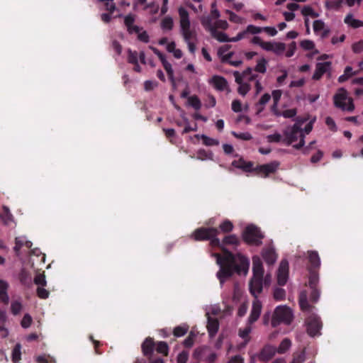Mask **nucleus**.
<instances>
[{
	"mask_svg": "<svg viewBox=\"0 0 363 363\" xmlns=\"http://www.w3.org/2000/svg\"><path fill=\"white\" fill-rule=\"evenodd\" d=\"M212 256L216 258V263L220 267L216 273V277L221 286L234 272L243 276H246L248 273L250 259L240 253L233 255L229 252H225L223 256L218 253H213Z\"/></svg>",
	"mask_w": 363,
	"mask_h": 363,
	"instance_id": "f257e3e1",
	"label": "nucleus"
},
{
	"mask_svg": "<svg viewBox=\"0 0 363 363\" xmlns=\"http://www.w3.org/2000/svg\"><path fill=\"white\" fill-rule=\"evenodd\" d=\"M315 121V118H312L303 128L306 119H298L294 125L284 130L283 143L287 145H293L296 149L302 147L305 144V136L311 132Z\"/></svg>",
	"mask_w": 363,
	"mask_h": 363,
	"instance_id": "f03ea898",
	"label": "nucleus"
},
{
	"mask_svg": "<svg viewBox=\"0 0 363 363\" xmlns=\"http://www.w3.org/2000/svg\"><path fill=\"white\" fill-rule=\"evenodd\" d=\"M298 303L301 309L308 315L306 323L308 335L311 337L319 335L322 325L319 317L313 313L315 308L310 306L308 302L306 291L300 292Z\"/></svg>",
	"mask_w": 363,
	"mask_h": 363,
	"instance_id": "7ed1b4c3",
	"label": "nucleus"
},
{
	"mask_svg": "<svg viewBox=\"0 0 363 363\" xmlns=\"http://www.w3.org/2000/svg\"><path fill=\"white\" fill-rule=\"evenodd\" d=\"M179 16L180 32L187 45L189 52L194 54L196 50L195 41L196 40V33L191 28V21L189 12L184 7L178 9Z\"/></svg>",
	"mask_w": 363,
	"mask_h": 363,
	"instance_id": "20e7f679",
	"label": "nucleus"
},
{
	"mask_svg": "<svg viewBox=\"0 0 363 363\" xmlns=\"http://www.w3.org/2000/svg\"><path fill=\"white\" fill-rule=\"evenodd\" d=\"M264 268L261 258L255 255L252 257V277L249 284L250 291L255 298L262 292L263 289Z\"/></svg>",
	"mask_w": 363,
	"mask_h": 363,
	"instance_id": "39448f33",
	"label": "nucleus"
},
{
	"mask_svg": "<svg viewBox=\"0 0 363 363\" xmlns=\"http://www.w3.org/2000/svg\"><path fill=\"white\" fill-rule=\"evenodd\" d=\"M264 46L265 51L272 52L277 56L284 55L286 57H292L296 50L295 42L286 45L281 42L267 41V44L264 45Z\"/></svg>",
	"mask_w": 363,
	"mask_h": 363,
	"instance_id": "423d86ee",
	"label": "nucleus"
},
{
	"mask_svg": "<svg viewBox=\"0 0 363 363\" xmlns=\"http://www.w3.org/2000/svg\"><path fill=\"white\" fill-rule=\"evenodd\" d=\"M294 320V313L291 308L286 305L278 306L272 319V325L277 327L280 323L290 325Z\"/></svg>",
	"mask_w": 363,
	"mask_h": 363,
	"instance_id": "0eeeda50",
	"label": "nucleus"
},
{
	"mask_svg": "<svg viewBox=\"0 0 363 363\" xmlns=\"http://www.w3.org/2000/svg\"><path fill=\"white\" fill-rule=\"evenodd\" d=\"M334 105L344 111L352 112L354 109L353 100L349 96L347 91L344 88L337 90L333 96Z\"/></svg>",
	"mask_w": 363,
	"mask_h": 363,
	"instance_id": "6e6552de",
	"label": "nucleus"
},
{
	"mask_svg": "<svg viewBox=\"0 0 363 363\" xmlns=\"http://www.w3.org/2000/svg\"><path fill=\"white\" fill-rule=\"evenodd\" d=\"M251 68L248 67L242 73L235 71L233 75L236 83L238 84V92L242 96H245L250 90L251 86L249 82H252L250 76Z\"/></svg>",
	"mask_w": 363,
	"mask_h": 363,
	"instance_id": "1a4fd4ad",
	"label": "nucleus"
},
{
	"mask_svg": "<svg viewBox=\"0 0 363 363\" xmlns=\"http://www.w3.org/2000/svg\"><path fill=\"white\" fill-rule=\"evenodd\" d=\"M218 230L214 228H201L196 230L191 237L197 241L200 240H211V244L213 246L220 245V242L217 238Z\"/></svg>",
	"mask_w": 363,
	"mask_h": 363,
	"instance_id": "9d476101",
	"label": "nucleus"
},
{
	"mask_svg": "<svg viewBox=\"0 0 363 363\" xmlns=\"http://www.w3.org/2000/svg\"><path fill=\"white\" fill-rule=\"evenodd\" d=\"M242 238L244 240L249 244L259 245L262 244L261 240L263 238V235L256 226L249 225L243 231Z\"/></svg>",
	"mask_w": 363,
	"mask_h": 363,
	"instance_id": "9b49d317",
	"label": "nucleus"
},
{
	"mask_svg": "<svg viewBox=\"0 0 363 363\" xmlns=\"http://www.w3.org/2000/svg\"><path fill=\"white\" fill-rule=\"evenodd\" d=\"M277 279L279 285L284 286L286 284L289 279V262L286 259H282L279 263Z\"/></svg>",
	"mask_w": 363,
	"mask_h": 363,
	"instance_id": "f8f14e48",
	"label": "nucleus"
},
{
	"mask_svg": "<svg viewBox=\"0 0 363 363\" xmlns=\"http://www.w3.org/2000/svg\"><path fill=\"white\" fill-rule=\"evenodd\" d=\"M259 33L260 29L259 28V26L250 24L245 29L239 32L236 36L233 37L231 40L233 43H235L241 40L248 39L250 35H258Z\"/></svg>",
	"mask_w": 363,
	"mask_h": 363,
	"instance_id": "ddd939ff",
	"label": "nucleus"
},
{
	"mask_svg": "<svg viewBox=\"0 0 363 363\" xmlns=\"http://www.w3.org/2000/svg\"><path fill=\"white\" fill-rule=\"evenodd\" d=\"M194 354L200 360L206 361L208 363H213L216 358V353L207 347L198 348Z\"/></svg>",
	"mask_w": 363,
	"mask_h": 363,
	"instance_id": "4468645a",
	"label": "nucleus"
},
{
	"mask_svg": "<svg viewBox=\"0 0 363 363\" xmlns=\"http://www.w3.org/2000/svg\"><path fill=\"white\" fill-rule=\"evenodd\" d=\"M262 257L265 263L269 266L274 265L278 258V255L273 245H269V247L264 248L262 251Z\"/></svg>",
	"mask_w": 363,
	"mask_h": 363,
	"instance_id": "2eb2a0df",
	"label": "nucleus"
},
{
	"mask_svg": "<svg viewBox=\"0 0 363 363\" xmlns=\"http://www.w3.org/2000/svg\"><path fill=\"white\" fill-rule=\"evenodd\" d=\"M279 166V162L274 161L268 164L257 166L255 170L257 172V174L261 177H267L270 174L275 172L278 169Z\"/></svg>",
	"mask_w": 363,
	"mask_h": 363,
	"instance_id": "dca6fc26",
	"label": "nucleus"
},
{
	"mask_svg": "<svg viewBox=\"0 0 363 363\" xmlns=\"http://www.w3.org/2000/svg\"><path fill=\"white\" fill-rule=\"evenodd\" d=\"M208 83L219 91L228 90V83L223 77L214 75L208 80Z\"/></svg>",
	"mask_w": 363,
	"mask_h": 363,
	"instance_id": "f3484780",
	"label": "nucleus"
},
{
	"mask_svg": "<svg viewBox=\"0 0 363 363\" xmlns=\"http://www.w3.org/2000/svg\"><path fill=\"white\" fill-rule=\"evenodd\" d=\"M262 303L257 298H255L250 315L248 318V323L250 325L255 323L259 318L262 312Z\"/></svg>",
	"mask_w": 363,
	"mask_h": 363,
	"instance_id": "a211bd4d",
	"label": "nucleus"
},
{
	"mask_svg": "<svg viewBox=\"0 0 363 363\" xmlns=\"http://www.w3.org/2000/svg\"><path fill=\"white\" fill-rule=\"evenodd\" d=\"M330 69L331 62H330L317 63L315 70L312 77L313 79L319 80L324 74L329 72Z\"/></svg>",
	"mask_w": 363,
	"mask_h": 363,
	"instance_id": "6ab92c4d",
	"label": "nucleus"
},
{
	"mask_svg": "<svg viewBox=\"0 0 363 363\" xmlns=\"http://www.w3.org/2000/svg\"><path fill=\"white\" fill-rule=\"evenodd\" d=\"M138 60H140L143 64H146L145 54L143 51L138 54L135 51H132L131 50H128V62L129 63L135 64L138 62Z\"/></svg>",
	"mask_w": 363,
	"mask_h": 363,
	"instance_id": "aec40b11",
	"label": "nucleus"
},
{
	"mask_svg": "<svg viewBox=\"0 0 363 363\" xmlns=\"http://www.w3.org/2000/svg\"><path fill=\"white\" fill-rule=\"evenodd\" d=\"M276 353H277V347L272 345H267L260 352L259 358L262 361H268Z\"/></svg>",
	"mask_w": 363,
	"mask_h": 363,
	"instance_id": "412c9836",
	"label": "nucleus"
},
{
	"mask_svg": "<svg viewBox=\"0 0 363 363\" xmlns=\"http://www.w3.org/2000/svg\"><path fill=\"white\" fill-rule=\"evenodd\" d=\"M23 246L30 248L32 247V242L30 240H26V238L24 236L16 237L15 239V246L13 250L17 256L20 255V250Z\"/></svg>",
	"mask_w": 363,
	"mask_h": 363,
	"instance_id": "4be33fe9",
	"label": "nucleus"
},
{
	"mask_svg": "<svg viewBox=\"0 0 363 363\" xmlns=\"http://www.w3.org/2000/svg\"><path fill=\"white\" fill-rule=\"evenodd\" d=\"M344 23L350 28H359L363 27V21L357 19L352 13H348L344 19Z\"/></svg>",
	"mask_w": 363,
	"mask_h": 363,
	"instance_id": "5701e85b",
	"label": "nucleus"
},
{
	"mask_svg": "<svg viewBox=\"0 0 363 363\" xmlns=\"http://www.w3.org/2000/svg\"><path fill=\"white\" fill-rule=\"evenodd\" d=\"M313 28L315 34L321 37L326 36L329 31L324 22L320 20H315L313 23Z\"/></svg>",
	"mask_w": 363,
	"mask_h": 363,
	"instance_id": "b1692460",
	"label": "nucleus"
},
{
	"mask_svg": "<svg viewBox=\"0 0 363 363\" xmlns=\"http://www.w3.org/2000/svg\"><path fill=\"white\" fill-rule=\"evenodd\" d=\"M210 33L213 38L220 43H233L231 40L232 38H230L223 32L217 30L216 28Z\"/></svg>",
	"mask_w": 363,
	"mask_h": 363,
	"instance_id": "393cba45",
	"label": "nucleus"
},
{
	"mask_svg": "<svg viewBox=\"0 0 363 363\" xmlns=\"http://www.w3.org/2000/svg\"><path fill=\"white\" fill-rule=\"evenodd\" d=\"M219 328L218 321L215 318H208L207 328L211 337H213L218 332Z\"/></svg>",
	"mask_w": 363,
	"mask_h": 363,
	"instance_id": "a878e982",
	"label": "nucleus"
},
{
	"mask_svg": "<svg viewBox=\"0 0 363 363\" xmlns=\"http://www.w3.org/2000/svg\"><path fill=\"white\" fill-rule=\"evenodd\" d=\"M9 284L4 280H0V300L4 303H8L9 297L7 294Z\"/></svg>",
	"mask_w": 363,
	"mask_h": 363,
	"instance_id": "bb28decb",
	"label": "nucleus"
},
{
	"mask_svg": "<svg viewBox=\"0 0 363 363\" xmlns=\"http://www.w3.org/2000/svg\"><path fill=\"white\" fill-rule=\"evenodd\" d=\"M268 62L264 58L259 59L255 65V69H252L254 73L258 72L260 74H264L267 72Z\"/></svg>",
	"mask_w": 363,
	"mask_h": 363,
	"instance_id": "cd10ccee",
	"label": "nucleus"
},
{
	"mask_svg": "<svg viewBox=\"0 0 363 363\" xmlns=\"http://www.w3.org/2000/svg\"><path fill=\"white\" fill-rule=\"evenodd\" d=\"M233 166L235 167L243 169L245 172H250L252 168V163L250 162H245L244 160H240L238 161H234L232 163Z\"/></svg>",
	"mask_w": 363,
	"mask_h": 363,
	"instance_id": "c85d7f7f",
	"label": "nucleus"
},
{
	"mask_svg": "<svg viewBox=\"0 0 363 363\" xmlns=\"http://www.w3.org/2000/svg\"><path fill=\"white\" fill-rule=\"evenodd\" d=\"M6 320V313L5 311H0V336L6 337L9 335V330L3 327V324Z\"/></svg>",
	"mask_w": 363,
	"mask_h": 363,
	"instance_id": "c756f323",
	"label": "nucleus"
},
{
	"mask_svg": "<svg viewBox=\"0 0 363 363\" xmlns=\"http://www.w3.org/2000/svg\"><path fill=\"white\" fill-rule=\"evenodd\" d=\"M153 341L151 338L147 337L145 340L142 345L143 352L145 355H150L153 351Z\"/></svg>",
	"mask_w": 363,
	"mask_h": 363,
	"instance_id": "7c9ffc66",
	"label": "nucleus"
},
{
	"mask_svg": "<svg viewBox=\"0 0 363 363\" xmlns=\"http://www.w3.org/2000/svg\"><path fill=\"white\" fill-rule=\"evenodd\" d=\"M352 84L356 85L354 93L356 96L363 95V77L355 78L352 80Z\"/></svg>",
	"mask_w": 363,
	"mask_h": 363,
	"instance_id": "2f4dec72",
	"label": "nucleus"
},
{
	"mask_svg": "<svg viewBox=\"0 0 363 363\" xmlns=\"http://www.w3.org/2000/svg\"><path fill=\"white\" fill-rule=\"evenodd\" d=\"M196 138H201L203 140V143L206 146H214L219 145V140L216 138H210L206 135H196Z\"/></svg>",
	"mask_w": 363,
	"mask_h": 363,
	"instance_id": "473e14b6",
	"label": "nucleus"
},
{
	"mask_svg": "<svg viewBox=\"0 0 363 363\" xmlns=\"http://www.w3.org/2000/svg\"><path fill=\"white\" fill-rule=\"evenodd\" d=\"M133 33L137 34L138 39L143 43H148L150 40V37L146 30H143V28L138 27L135 28V31Z\"/></svg>",
	"mask_w": 363,
	"mask_h": 363,
	"instance_id": "72a5a7b5",
	"label": "nucleus"
},
{
	"mask_svg": "<svg viewBox=\"0 0 363 363\" xmlns=\"http://www.w3.org/2000/svg\"><path fill=\"white\" fill-rule=\"evenodd\" d=\"M231 108L235 113H240L242 111H247L248 109V105H242L240 100L234 99L231 104Z\"/></svg>",
	"mask_w": 363,
	"mask_h": 363,
	"instance_id": "f704fd0d",
	"label": "nucleus"
},
{
	"mask_svg": "<svg viewBox=\"0 0 363 363\" xmlns=\"http://www.w3.org/2000/svg\"><path fill=\"white\" fill-rule=\"evenodd\" d=\"M134 21H135V18H134L133 16H132V15H127L125 17V19H124L125 25L127 27L128 31L131 34L134 33L135 28L138 27L133 24Z\"/></svg>",
	"mask_w": 363,
	"mask_h": 363,
	"instance_id": "c9c22d12",
	"label": "nucleus"
},
{
	"mask_svg": "<svg viewBox=\"0 0 363 363\" xmlns=\"http://www.w3.org/2000/svg\"><path fill=\"white\" fill-rule=\"evenodd\" d=\"M21 358V345L18 343L13 347L11 353V359L13 363H18Z\"/></svg>",
	"mask_w": 363,
	"mask_h": 363,
	"instance_id": "e433bc0d",
	"label": "nucleus"
},
{
	"mask_svg": "<svg viewBox=\"0 0 363 363\" xmlns=\"http://www.w3.org/2000/svg\"><path fill=\"white\" fill-rule=\"evenodd\" d=\"M3 210L4 213L1 215V218L6 225H10L12 222H13V216L8 207L4 206Z\"/></svg>",
	"mask_w": 363,
	"mask_h": 363,
	"instance_id": "4c0bfd02",
	"label": "nucleus"
},
{
	"mask_svg": "<svg viewBox=\"0 0 363 363\" xmlns=\"http://www.w3.org/2000/svg\"><path fill=\"white\" fill-rule=\"evenodd\" d=\"M196 157L200 160H213V153L211 151L200 149L196 152Z\"/></svg>",
	"mask_w": 363,
	"mask_h": 363,
	"instance_id": "58836bf2",
	"label": "nucleus"
},
{
	"mask_svg": "<svg viewBox=\"0 0 363 363\" xmlns=\"http://www.w3.org/2000/svg\"><path fill=\"white\" fill-rule=\"evenodd\" d=\"M308 258L311 264L314 267H318L320 265V259L316 251L308 252Z\"/></svg>",
	"mask_w": 363,
	"mask_h": 363,
	"instance_id": "ea45409f",
	"label": "nucleus"
},
{
	"mask_svg": "<svg viewBox=\"0 0 363 363\" xmlns=\"http://www.w3.org/2000/svg\"><path fill=\"white\" fill-rule=\"evenodd\" d=\"M201 23L204 28L211 33L216 27L212 23V20L210 16H203L200 18Z\"/></svg>",
	"mask_w": 363,
	"mask_h": 363,
	"instance_id": "a19ab883",
	"label": "nucleus"
},
{
	"mask_svg": "<svg viewBox=\"0 0 363 363\" xmlns=\"http://www.w3.org/2000/svg\"><path fill=\"white\" fill-rule=\"evenodd\" d=\"M291 346V342L289 339L285 338L280 343L279 346L277 348V353L284 354L288 351Z\"/></svg>",
	"mask_w": 363,
	"mask_h": 363,
	"instance_id": "79ce46f5",
	"label": "nucleus"
},
{
	"mask_svg": "<svg viewBox=\"0 0 363 363\" xmlns=\"http://www.w3.org/2000/svg\"><path fill=\"white\" fill-rule=\"evenodd\" d=\"M160 61H161L164 69L166 70V72L169 76V78L172 81H174V70L172 69V65L167 60L166 57H164Z\"/></svg>",
	"mask_w": 363,
	"mask_h": 363,
	"instance_id": "37998d69",
	"label": "nucleus"
},
{
	"mask_svg": "<svg viewBox=\"0 0 363 363\" xmlns=\"http://www.w3.org/2000/svg\"><path fill=\"white\" fill-rule=\"evenodd\" d=\"M220 311V307L215 305H210L206 307V313L207 315V318H213L212 315H218Z\"/></svg>",
	"mask_w": 363,
	"mask_h": 363,
	"instance_id": "c03bdc74",
	"label": "nucleus"
},
{
	"mask_svg": "<svg viewBox=\"0 0 363 363\" xmlns=\"http://www.w3.org/2000/svg\"><path fill=\"white\" fill-rule=\"evenodd\" d=\"M354 74L352 67L347 66L345 67L344 74L338 77V82L342 83L347 81L349 78Z\"/></svg>",
	"mask_w": 363,
	"mask_h": 363,
	"instance_id": "a18cd8bd",
	"label": "nucleus"
},
{
	"mask_svg": "<svg viewBox=\"0 0 363 363\" xmlns=\"http://www.w3.org/2000/svg\"><path fill=\"white\" fill-rule=\"evenodd\" d=\"M173 26L174 21L170 16H166L161 22V28L164 30H171Z\"/></svg>",
	"mask_w": 363,
	"mask_h": 363,
	"instance_id": "49530a36",
	"label": "nucleus"
},
{
	"mask_svg": "<svg viewBox=\"0 0 363 363\" xmlns=\"http://www.w3.org/2000/svg\"><path fill=\"white\" fill-rule=\"evenodd\" d=\"M188 104L196 110H199L201 108V101L196 96H189Z\"/></svg>",
	"mask_w": 363,
	"mask_h": 363,
	"instance_id": "de8ad7c7",
	"label": "nucleus"
},
{
	"mask_svg": "<svg viewBox=\"0 0 363 363\" xmlns=\"http://www.w3.org/2000/svg\"><path fill=\"white\" fill-rule=\"evenodd\" d=\"M250 76H252V82H255V83L257 94H258L262 89V86L260 83L261 77L258 74L254 73L252 68L250 72Z\"/></svg>",
	"mask_w": 363,
	"mask_h": 363,
	"instance_id": "09e8293b",
	"label": "nucleus"
},
{
	"mask_svg": "<svg viewBox=\"0 0 363 363\" xmlns=\"http://www.w3.org/2000/svg\"><path fill=\"white\" fill-rule=\"evenodd\" d=\"M252 327L249 325L239 330V336L244 340L245 344H247L250 341L249 335L252 332Z\"/></svg>",
	"mask_w": 363,
	"mask_h": 363,
	"instance_id": "8fccbe9b",
	"label": "nucleus"
},
{
	"mask_svg": "<svg viewBox=\"0 0 363 363\" xmlns=\"http://www.w3.org/2000/svg\"><path fill=\"white\" fill-rule=\"evenodd\" d=\"M22 308H23V306H22V303L20 300L13 301L11 302V313L14 315L19 314V313L21 311Z\"/></svg>",
	"mask_w": 363,
	"mask_h": 363,
	"instance_id": "3c124183",
	"label": "nucleus"
},
{
	"mask_svg": "<svg viewBox=\"0 0 363 363\" xmlns=\"http://www.w3.org/2000/svg\"><path fill=\"white\" fill-rule=\"evenodd\" d=\"M231 134L237 139L241 140H250L252 138V135L249 132L237 133L235 131H232Z\"/></svg>",
	"mask_w": 363,
	"mask_h": 363,
	"instance_id": "603ef678",
	"label": "nucleus"
},
{
	"mask_svg": "<svg viewBox=\"0 0 363 363\" xmlns=\"http://www.w3.org/2000/svg\"><path fill=\"white\" fill-rule=\"evenodd\" d=\"M188 329H189L188 325H186L185 324L182 325L177 326L174 329V331H173L174 335L176 337H182L187 333Z\"/></svg>",
	"mask_w": 363,
	"mask_h": 363,
	"instance_id": "864d4df0",
	"label": "nucleus"
},
{
	"mask_svg": "<svg viewBox=\"0 0 363 363\" xmlns=\"http://www.w3.org/2000/svg\"><path fill=\"white\" fill-rule=\"evenodd\" d=\"M223 243L224 245H232L236 246L239 244V239L235 235H230L224 238Z\"/></svg>",
	"mask_w": 363,
	"mask_h": 363,
	"instance_id": "5fc2aeb1",
	"label": "nucleus"
},
{
	"mask_svg": "<svg viewBox=\"0 0 363 363\" xmlns=\"http://www.w3.org/2000/svg\"><path fill=\"white\" fill-rule=\"evenodd\" d=\"M253 37L250 38V43L253 45H259L262 50H264V45L267 44V41H264L257 35H252Z\"/></svg>",
	"mask_w": 363,
	"mask_h": 363,
	"instance_id": "6e6d98bb",
	"label": "nucleus"
},
{
	"mask_svg": "<svg viewBox=\"0 0 363 363\" xmlns=\"http://www.w3.org/2000/svg\"><path fill=\"white\" fill-rule=\"evenodd\" d=\"M32 322L33 318L30 315L26 313L21 320V325L23 328H28L31 325Z\"/></svg>",
	"mask_w": 363,
	"mask_h": 363,
	"instance_id": "4d7b16f0",
	"label": "nucleus"
},
{
	"mask_svg": "<svg viewBox=\"0 0 363 363\" xmlns=\"http://www.w3.org/2000/svg\"><path fill=\"white\" fill-rule=\"evenodd\" d=\"M259 28L260 29V33L264 31L271 37L275 36L278 33L277 28L273 26L259 27Z\"/></svg>",
	"mask_w": 363,
	"mask_h": 363,
	"instance_id": "13d9d810",
	"label": "nucleus"
},
{
	"mask_svg": "<svg viewBox=\"0 0 363 363\" xmlns=\"http://www.w3.org/2000/svg\"><path fill=\"white\" fill-rule=\"evenodd\" d=\"M300 46L305 50H313L315 48V44L312 40H304L300 43Z\"/></svg>",
	"mask_w": 363,
	"mask_h": 363,
	"instance_id": "bf43d9fd",
	"label": "nucleus"
},
{
	"mask_svg": "<svg viewBox=\"0 0 363 363\" xmlns=\"http://www.w3.org/2000/svg\"><path fill=\"white\" fill-rule=\"evenodd\" d=\"M233 54L229 53L227 55V58H226L227 62L230 65L234 66V67H239L240 65H241V64L242 63V60L238 58L233 59Z\"/></svg>",
	"mask_w": 363,
	"mask_h": 363,
	"instance_id": "052dcab7",
	"label": "nucleus"
},
{
	"mask_svg": "<svg viewBox=\"0 0 363 363\" xmlns=\"http://www.w3.org/2000/svg\"><path fill=\"white\" fill-rule=\"evenodd\" d=\"M220 230H222L224 233L230 232L233 228V225L230 220H224L222 223L219 225Z\"/></svg>",
	"mask_w": 363,
	"mask_h": 363,
	"instance_id": "680f3d73",
	"label": "nucleus"
},
{
	"mask_svg": "<svg viewBox=\"0 0 363 363\" xmlns=\"http://www.w3.org/2000/svg\"><path fill=\"white\" fill-rule=\"evenodd\" d=\"M286 296V292L284 289L280 288H276L274 290V298L277 301H281L284 299Z\"/></svg>",
	"mask_w": 363,
	"mask_h": 363,
	"instance_id": "e2e57ef3",
	"label": "nucleus"
},
{
	"mask_svg": "<svg viewBox=\"0 0 363 363\" xmlns=\"http://www.w3.org/2000/svg\"><path fill=\"white\" fill-rule=\"evenodd\" d=\"M270 99L271 96L269 94H264L262 96L258 104H257V106L259 107V111L262 109V107L269 101Z\"/></svg>",
	"mask_w": 363,
	"mask_h": 363,
	"instance_id": "0e129e2a",
	"label": "nucleus"
},
{
	"mask_svg": "<svg viewBox=\"0 0 363 363\" xmlns=\"http://www.w3.org/2000/svg\"><path fill=\"white\" fill-rule=\"evenodd\" d=\"M34 283L39 286H45L47 284L45 276L43 274H39L35 276Z\"/></svg>",
	"mask_w": 363,
	"mask_h": 363,
	"instance_id": "69168bd1",
	"label": "nucleus"
},
{
	"mask_svg": "<svg viewBox=\"0 0 363 363\" xmlns=\"http://www.w3.org/2000/svg\"><path fill=\"white\" fill-rule=\"evenodd\" d=\"M352 49L354 53H361L363 52V40L354 43L352 45Z\"/></svg>",
	"mask_w": 363,
	"mask_h": 363,
	"instance_id": "338daca9",
	"label": "nucleus"
},
{
	"mask_svg": "<svg viewBox=\"0 0 363 363\" xmlns=\"http://www.w3.org/2000/svg\"><path fill=\"white\" fill-rule=\"evenodd\" d=\"M189 359V353L186 351H182L177 355V363H186Z\"/></svg>",
	"mask_w": 363,
	"mask_h": 363,
	"instance_id": "774afa93",
	"label": "nucleus"
}]
</instances>
